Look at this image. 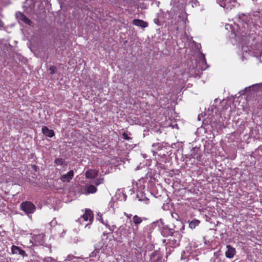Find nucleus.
Masks as SVG:
<instances>
[{
  "label": "nucleus",
  "mask_w": 262,
  "mask_h": 262,
  "mask_svg": "<svg viewBox=\"0 0 262 262\" xmlns=\"http://www.w3.org/2000/svg\"><path fill=\"white\" fill-rule=\"evenodd\" d=\"M4 26V23L3 21L0 20V27H3Z\"/></svg>",
  "instance_id": "bb28decb"
},
{
  "label": "nucleus",
  "mask_w": 262,
  "mask_h": 262,
  "mask_svg": "<svg viewBox=\"0 0 262 262\" xmlns=\"http://www.w3.org/2000/svg\"><path fill=\"white\" fill-rule=\"evenodd\" d=\"M107 233H104H104H103V235H103V236H107Z\"/></svg>",
  "instance_id": "c756f323"
},
{
  "label": "nucleus",
  "mask_w": 262,
  "mask_h": 262,
  "mask_svg": "<svg viewBox=\"0 0 262 262\" xmlns=\"http://www.w3.org/2000/svg\"><path fill=\"white\" fill-rule=\"evenodd\" d=\"M157 145H159V144H153L152 146L153 147H154V146H157Z\"/></svg>",
  "instance_id": "c85d7f7f"
},
{
  "label": "nucleus",
  "mask_w": 262,
  "mask_h": 262,
  "mask_svg": "<svg viewBox=\"0 0 262 262\" xmlns=\"http://www.w3.org/2000/svg\"><path fill=\"white\" fill-rule=\"evenodd\" d=\"M118 232L120 236L128 237L132 233V229L129 226L124 224L118 228Z\"/></svg>",
  "instance_id": "20e7f679"
},
{
  "label": "nucleus",
  "mask_w": 262,
  "mask_h": 262,
  "mask_svg": "<svg viewBox=\"0 0 262 262\" xmlns=\"http://www.w3.org/2000/svg\"><path fill=\"white\" fill-rule=\"evenodd\" d=\"M229 26V27H230V28H231V25H230V26Z\"/></svg>",
  "instance_id": "72a5a7b5"
},
{
  "label": "nucleus",
  "mask_w": 262,
  "mask_h": 262,
  "mask_svg": "<svg viewBox=\"0 0 262 262\" xmlns=\"http://www.w3.org/2000/svg\"><path fill=\"white\" fill-rule=\"evenodd\" d=\"M64 160L61 158H58L55 160L54 163L57 165H61L63 164Z\"/></svg>",
  "instance_id": "6ab92c4d"
},
{
  "label": "nucleus",
  "mask_w": 262,
  "mask_h": 262,
  "mask_svg": "<svg viewBox=\"0 0 262 262\" xmlns=\"http://www.w3.org/2000/svg\"><path fill=\"white\" fill-rule=\"evenodd\" d=\"M200 223V221L198 220H194L189 223V226L191 229H194Z\"/></svg>",
  "instance_id": "f3484780"
},
{
  "label": "nucleus",
  "mask_w": 262,
  "mask_h": 262,
  "mask_svg": "<svg viewBox=\"0 0 262 262\" xmlns=\"http://www.w3.org/2000/svg\"><path fill=\"white\" fill-rule=\"evenodd\" d=\"M101 223L103 224H104L106 226V227L110 230V231H111V233L116 228V226H115L114 225H109L107 221H103V220H102Z\"/></svg>",
  "instance_id": "dca6fc26"
},
{
  "label": "nucleus",
  "mask_w": 262,
  "mask_h": 262,
  "mask_svg": "<svg viewBox=\"0 0 262 262\" xmlns=\"http://www.w3.org/2000/svg\"><path fill=\"white\" fill-rule=\"evenodd\" d=\"M98 174V170L96 169H89L85 172V176L86 178L93 179Z\"/></svg>",
  "instance_id": "9d476101"
},
{
  "label": "nucleus",
  "mask_w": 262,
  "mask_h": 262,
  "mask_svg": "<svg viewBox=\"0 0 262 262\" xmlns=\"http://www.w3.org/2000/svg\"><path fill=\"white\" fill-rule=\"evenodd\" d=\"M143 221L142 219L139 216L135 215L133 216V222L135 224V226L136 227V229L138 228V226L140 224H141Z\"/></svg>",
  "instance_id": "4468645a"
},
{
  "label": "nucleus",
  "mask_w": 262,
  "mask_h": 262,
  "mask_svg": "<svg viewBox=\"0 0 262 262\" xmlns=\"http://www.w3.org/2000/svg\"><path fill=\"white\" fill-rule=\"evenodd\" d=\"M217 3L221 7L228 10H231L237 3L236 0H217Z\"/></svg>",
  "instance_id": "7ed1b4c3"
},
{
  "label": "nucleus",
  "mask_w": 262,
  "mask_h": 262,
  "mask_svg": "<svg viewBox=\"0 0 262 262\" xmlns=\"http://www.w3.org/2000/svg\"><path fill=\"white\" fill-rule=\"evenodd\" d=\"M166 239H164L163 242L164 243H166Z\"/></svg>",
  "instance_id": "473e14b6"
},
{
  "label": "nucleus",
  "mask_w": 262,
  "mask_h": 262,
  "mask_svg": "<svg viewBox=\"0 0 262 262\" xmlns=\"http://www.w3.org/2000/svg\"><path fill=\"white\" fill-rule=\"evenodd\" d=\"M20 207L21 209L27 215L33 213L36 210V206L32 202L25 201L22 202Z\"/></svg>",
  "instance_id": "f257e3e1"
},
{
  "label": "nucleus",
  "mask_w": 262,
  "mask_h": 262,
  "mask_svg": "<svg viewBox=\"0 0 262 262\" xmlns=\"http://www.w3.org/2000/svg\"><path fill=\"white\" fill-rule=\"evenodd\" d=\"M203 61L206 63V59L204 57V55H203Z\"/></svg>",
  "instance_id": "cd10ccee"
},
{
  "label": "nucleus",
  "mask_w": 262,
  "mask_h": 262,
  "mask_svg": "<svg viewBox=\"0 0 262 262\" xmlns=\"http://www.w3.org/2000/svg\"><path fill=\"white\" fill-rule=\"evenodd\" d=\"M89 224H86V225H85V227L86 228V227H89Z\"/></svg>",
  "instance_id": "7c9ffc66"
},
{
  "label": "nucleus",
  "mask_w": 262,
  "mask_h": 262,
  "mask_svg": "<svg viewBox=\"0 0 262 262\" xmlns=\"http://www.w3.org/2000/svg\"><path fill=\"white\" fill-rule=\"evenodd\" d=\"M11 253L13 254L20 255L23 257H27L28 255L26 252L21 249L20 247L13 245L11 247Z\"/></svg>",
  "instance_id": "39448f33"
},
{
  "label": "nucleus",
  "mask_w": 262,
  "mask_h": 262,
  "mask_svg": "<svg viewBox=\"0 0 262 262\" xmlns=\"http://www.w3.org/2000/svg\"><path fill=\"white\" fill-rule=\"evenodd\" d=\"M154 23H155V24H157V25H159V24H158V23H159V19H158V18H155V19H154Z\"/></svg>",
  "instance_id": "a878e982"
},
{
  "label": "nucleus",
  "mask_w": 262,
  "mask_h": 262,
  "mask_svg": "<svg viewBox=\"0 0 262 262\" xmlns=\"http://www.w3.org/2000/svg\"><path fill=\"white\" fill-rule=\"evenodd\" d=\"M173 232L171 229H164L162 231V234L163 236H166V235H170L171 236L169 240H171V238L172 237V235L173 234Z\"/></svg>",
  "instance_id": "2eb2a0df"
},
{
  "label": "nucleus",
  "mask_w": 262,
  "mask_h": 262,
  "mask_svg": "<svg viewBox=\"0 0 262 262\" xmlns=\"http://www.w3.org/2000/svg\"><path fill=\"white\" fill-rule=\"evenodd\" d=\"M128 135H130V133H129L128 134H127V133L125 132L123 133L122 134V137L123 139L126 140H129L130 138L128 136Z\"/></svg>",
  "instance_id": "412c9836"
},
{
  "label": "nucleus",
  "mask_w": 262,
  "mask_h": 262,
  "mask_svg": "<svg viewBox=\"0 0 262 262\" xmlns=\"http://www.w3.org/2000/svg\"><path fill=\"white\" fill-rule=\"evenodd\" d=\"M42 132L45 136L50 138L53 137L55 135L53 130L49 129L47 126L42 127Z\"/></svg>",
  "instance_id": "9b49d317"
},
{
  "label": "nucleus",
  "mask_w": 262,
  "mask_h": 262,
  "mask_svg": "<svg viewBox=\"0 0 262 262\" xmlns=\"http://www.w3.org/2000/svg\"><path fill=\"white\" fill-rule=\"evenodd\" d=\"M104 182V178H99L95 180L94 183L96 186H98L101 184H103Z\"/></svg>",
  "instance_id": "a211bd4d"
},
{
  "label": "nucleus",
  "mask_w": 262,
  "mask_h": 262,
  "mask_svg": "<svg viewBox=\"0 0 262 262\" xmlns=\"http://www.w3.org/2000/svg\"><path fill=\"white\" fill-rule=\"evenodd\" d=\"M191 157H192V158H195L194 157V156H192V154H191Z\"/></svg>",
  "instance_id": "2f4dec72"
},
{
  "label": "nucleus",
  "mask_w": 262,
  "mask_h": 262,
  "mask_svg": "<svg viewBox=\"0 0 262 262\" xmlns=\"http://www.w3.org/2000/svg\"><path fill=\"white\" fill-rule=\"evenodd\" d=\"M74 257V256L73 255H68L66 258L65 259V260L66 261H70L71 260V259H72Z\"/></svg>",
  "instance_id": "5701e85b"
},
{
  "label": "nucleus",
  "mask_w": 262,
  "mask_h": 262,
  "mask_svg": "<svg viewBox=\"0 0 262 262\" xmlns=\"http://www.w3.org/2000/svg\"><path fill=\"white\" fill-rule=\"evenodd\" d=\"M17 17L26 24L30 25L31 23V20L26 15L21 12L17 13Z\"/></svg>",
  "instance_id": "f8f14e48"
},
{
  "label": "nucleus",
  "mask_w": 262,
  "mask_h": 262,
  "mask_svg": "<svg viewBox=\"0 0 262 262\" xmlns=\"http://www.w3.org/2000/svg\"><path fill=\"white\" fill-rule=\"evenodd\" d=\"M49 70L50 74L53 75L55 73L56 71V68L54 66H52L49 68Z\"/></svg>",
  "instance_id": "aec40b11"
},
{
  "label": "nucleus",
  "mask_w": 262,
  "mask_h": 262,
  "mask_svg": "<svg viewBox=\"0 0 262 262\" xmlns=\"http://www.w3.org/2000/svg\"><path fill=\"white\" fill-rule=\"evenodd\" d=\"M81 218L84 221H89L90 223L93 220V212L90 209H86L85 213L82 215Z\"/></svg>",
  "instance_id": "0eeeda50"
},
{
  "label": "nucleus",
  "mask_w": 262,
  "mask_h": 262,
  "mask_svg": "<svg viewBox=\"0 0 262 262\" xmlns=\"http://www.w3.org/2000/svg\"><path fill=\"white\" fill-rule=\"evenodd\" d=\"M74 176V171L70 170L67 174L62 175L60 178V180L63 182H69Z\"/></svg>",
  "instance_id": "1a4fd4ad"
},
{
  "label": "nucleus",
  "mask_w": 262,
  "mask_h": 262,
  "mask_svg": "<svg viewBox=\"0 0 262 262\" xmlns=\"http://www.w3.org/2000/svg\"><path fill=\"white\" fill-rule=\"evenodd\" d=\"M133 24L137 26L141 27V28H145L147 26V24L146 22L138 19H134L133 20Z\"/></svg>",
  "instance_id": "ddd939ff"
},
{
  "label": "nucleus",
  "mask_w": 262,
  "mask_h": 262,
  "mask_svg": "<svg viewBox=\"0 0 262 262\" xmlns=\"http://www.w3.org/2000/svg\"><path fill=\"white\" fill-rule=\"evenodd\" d=\"M227 251L225 252V256L229 258H232L235 254V249L230 245L226 246Z\"/></svg>",
  "instance_id": "6e6552de"
},
{
  "label": "nucleus",
  "mask_w": 262,
  "mask_h": 262,
  "mask_svg": "<svg viewBox=\"0 0 262 262\" xmlns=\"http://www.w3.org/2000/svg\"><path fill=\"white\" fill-rule=\"evenodd\" d=\"M30 242L32 245H43L45 243L44 235L43 234H33L31 236Z\"/></svg>",
  "instance_id": "f03ea898"
},
{
  "label": "nucleus",
  "mask_w": 262,
  "mask_h": 262,
  "mask_svg": "<svg viewBox=\"0 0 262 262\" xmlns=\"http://www.w3.org/2000/svg\"><path fill=\"white\" fill-rule=\"evenodd\" d=\"M198 4V2L196 0H193L192 1V7L197 6Z\"/></svg>",
  "instance_id": "b1692460"
},
{
  "label": "nucleus",
  "mask_w": 262,
  "mask_h": 262,
  "mask_svg": "<svg viewBox=\"0 0 262 262\" xmlns=\"http://www.w3.org/2000/svg\"><path fill=\"white\" fill-rule=\"evenodd\" d=\"M99 252V250H94L93 251V252H92L90 254V257H96L97 253Z\"/></svg>",
  "instance_id": "4be33fe9"
},
{
  "label": "nucleus",
  "mask_w": 262,
  "mask_h": 262,
  "mask_svg": "<svg viewBox=\"0 0 262 262\" xmlns=\"http://www.w3.org/2000/svg\"><path fill=\"white\" fill-rule=\"evenodd\" d=\"M83 193L85 194L94 193L97 192V188L93 185L86 183L83 188Z\"/></svg>",
  "instance_id": "423d86ee"
},
{
  "label": "nucleus",
  "mask_w": 262,
  "mask_h": 262,
  "mask_svg": "<svg viewBox=\"0 0 262 262\" xmlns=\"http://www.w3.org/2000/svg\"><path fill=\"white\" fill-rule=\"evenodd\" d=\"M124 215L127 217L128 219H130L132 215L131 214H127L126 213H124Z\"/></svg>",
  "instance_id": "393cba45"
}]
</instances>
